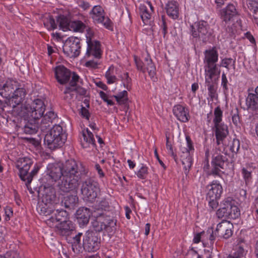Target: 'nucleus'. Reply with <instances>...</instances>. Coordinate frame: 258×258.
Segmentation results:
<instances>
[{
	"label": "nucleus",
	"instance_id": "obj_31",
	"mask_svg": "<svg viewBox=\"0 0 258 258\" xmlns=\"http://www.w3.org/2000/svg\"><path fill=\"white\" fill-rule=\"evenodd\" d=\"M165 9L168 16L173 19H177L179 14V8L176 2L174 1L168 2L166 5Z\"/></svg>",
	"mask_w": 258,
	"mask_h": 258
},
{
	"label": "nucleus",
	"instance_id": "obj_62",
	"mask_svg": "<svg viewBox=\"0 0 258 258\" xmlns=\"http://www.w3.org/2000/svg\"><path fill=\"white\" fill-rule=\"evenodd\" d=\"M99 64L98 62L96 61H94L93 60H89L87 61L85 63V66L88 68L96 69L97 68L98 65Z\"/></svg>",
	"mask_w": 258,
	"mask_h": 258
},
{
	"label": "nucleus",
	"instance_id": "obj_46",
	"mask_svg": "<svg viewBox=\"0 0 258 258\" xmlns=\"http://www.w3.org/2000/svg\"><path fill=\"white\" fill-rule=\"evenodd\" d=\"M251 172L252 170L250 167H243L241 169L242 176L247 185L251 181Z\"/></svg>",
	"mask_w": 258,
	"mask_h": 258
},
{
	"label": "nucleus",
	"instance_id": "obj_33",
	"mask_svg": "<svg viewBox=\"0 0 258 258\" xmlns=\"http://www.w3.org/2000/svg\"><path fill=\"white\" fill-rule=\"evenodd\" d=\"M246 243L242 239H240L236 246V249L233 255H230L232 258H242L246 253L245 247Z\"/></svg>",
	"mask_w": 258,
	"mask_h": 258
},
{
	"label": "nucleus",
	"instance_id": "obj_30",
	"mask_svg": "<svg viewBox=\"0 0 258 258\" xmlns=\"http://www.w3.org/2000/svg\"><path fill=\"white\" fill-rule=\"evenodd\" d=\"M215 134L217 145L222 144L225 147L229 145V140L230 137L229 135L228 130H215Z\"/></svg>",
	"mask_w": 258,
	"mask_h": 258
},
{
	"label": "nucleus",
	"instance_id": "obj_44",
	"mask_svg": "<svg viewBox=\"0 0 258 258\" xmlns=\"http://www.w3.org/2000/svg\"><path fill=\"white\" fill-rule=\"evenodd\" d=\"M81 238V233H78L73 237V242L72 244V250L74 253L79 254L80 252L81 246L80 241Z\"/></svg>",
	"mask_w": 258,
	"mask_h": 258
},
{
	"label": "nucleus",
	"instance_id": "obj_52",
	"mask_svg": "<svg viewBox=\"0 0 258 258\" xmlns=\"http://www.w3.org/2000/svg\"><path fill=\"white\" fill-rule=\"evenodd\" d=\"M234 61L232 58H224L221 60L220 66L229 70L231 66L234 68Z\"/></svg>",
	"mask_w": 258,
	"mask_h": 258
},
{
	"label": "nucleus",
	"instance_id": "obj_5",
	"mask_svg": "<svg viewBox=\"0 0 258 258\" xmlns=\"http://www.w3.org/2000/svg\"><path fill=\"white\" fill-rule=\"evenodd\" d=\"M84 33L87 44L86 54H92L96 58H100L101 55V45L99 41L94 39V31L90 28L86 26L82 23V33Z\"/></svg>",
	"mask_w": 258,
	"mask_h": 258
},
{
	"label": "nucleus",
	"instance_id": "obj_37",
	"mask_svg": "<svg viewBox=\"0 0 258 258\" xmlns=\"http://www.w3.org/2000/svg\"><path fill=\"white\" fill-rule=\"evenodd\" d=\"M79 198L76 196L70 195L64 199V206L66 208L74 209L78 205Z\"/></svg>",
	"mask_w": 258,
	"mask_h": 258
},
{
	"label": "nucleus",
	"instance_id": "obj_43",
	"mask_svg": "<svg viewBox=\"0 0 258 258\" xmlns=\"http://www.w3.org/2000/svg\"><path fill=\"white\" fill-rule=\"evenodd\" d=\"M82 131H84V130ZM86 131L87 132V134H85L84 132L82 133L84 141L88 144L89 146L91 145L94 147L95 146V141L94 138V136L90 130H86Z\"/></svg>",
	"mask_w": 258,
	"mask_h": 258
},
{
	"label": "nucleus",
	"instance_id": "obj_1",
	"mask_svg": "<svg viewBox=\"0 0 258 258\" xmlns=\"http://www.w3.org/2000/svg\"><path fill=\"white\" fill-rule=\"evenodd\" d=\"M61 164L64 176L61 179V182H58V186L62 192H68L78 187L81 173L76 161L74 159H69Z\"/></svg>",
	"mask_w": 258,
	"mask_h": 258
},
{
	"label": "nucleus",
	"instance_id": "obj_45",
	"mask_svg": "<svg viewBox=\"0 0 258 258\" xmlns=\"http://www.w3.org/2000/svg\"><path fill=\"white\" fill-rule=\"evenodd\" d=\"M43 24L48 30H54L57 27L55 20L51 16H48V17L45 18Z\"/></svg>",
	"mask_w": 258,
	"mask_h": 258
},
{
	"label": "nucleus",
	"instance_id": "obj_2",
	"mask_svg": "<svg viewBox=\"0 0 258 258\" xmlns=\"http://www.w3.org/2000/svg\"><path fill=\"white\" fill-rule=\"evenodd\" d=\"M29 119H24V125H20L21 128H27L28 129L38 128V122L37 120L43 115L45 110V106L43 101L37 99L34 100L30 104H28L24 106Z\"/></svg>",
	"mask_w": 258,
	"mask_h": 258
},
{
	"label": "nucleus",
	"instance_id": "obj_23",
	"mask_svg": "<svg viewBox=\"0 0 258 258\" xmlns=\"http://www.w3.org/2000/svg\"><path fill=\"white\" fill-rule=\"evenodd\" d=\"M90 95L89 92L82 88V101L84 105L82 104V117L85 118L87 121L89 120L90 116V113L89 110L90 107Z\"/></svg>",
	"mask_w": 258,
	"mask_h": 258
},
{
	"label": "nucleus",
	"instance_id": "obj_7",
	"mask_svg": "<svg viewBox=\"0 0 258 258\" xmlns=\"http://www.w3.org/2000/svg\"><path fill=\"white\" fill-rule=\"evenodd\" d=\"M229 163L228 158L226 155L216 154L213 155L211 161V168L207 172L209 176H212L214 178L219 177L222 178L224 169Z\"/></svg>",
	"mask_w": 258,
	"mask_h": 258
},
{
	"label": "nucleus",
	"instance_id": "obj_19",
	"mask_svg": "<svg viewBox=\"0 0 258 258\" xmlns=\"http://www.w3.org/2000/svg\"><path fill=\"white\" fill-rule=\"evenodd\" d=\"M32 164V161L28 158H24L18 161L16 167L19 169V175L21 179L27 182V177L29 175L28 171Z\"/></svg>",
	"mask_w": 258,
	"mask_h": 258
},
{
	"label": "nucleus",
	"instance_id": "obj_49",
	"mask_svg": "<svg viewBox=\"0 0 258 258\" xmlns=\"http://www.w3.org/2000/svg\"><path fill=\"white\" fill-rule=\"evenodd\" d=\"M230 150L233 152L236 153L238 152L240 148L239 141L237 139H234L231 142L229 140V145Z\"/></svg>",
	"mask_w": 258,
	"mask_h": 258
},
{
	"label": "nucleus",
	"instance_id": "obj_21",
	"mask_svg": "<svg viewBox=\"0 0 258 258\" xmlns=\"http://www.w3.org/2000/svg\"><path fill=\"white\" fill-rule=\"evenodd\" d=\"M219 76L220 75H205V83L207 87L208 95L212 99L217 96L215 84L218 80Z\"/></svg>",
	"mask_w": 258,
	"mask_h": 258
},
{
	"label": "nucleus",
	"instance_id": "obj_15",
	"mask_svg": "<svg viewBox=\"0 0 258 258\" xmlns=\"http://www.w3.org/2000/svg\"><path fill=\"white\" fill-rule=\"evenodd\" d=\"M207 22L201 21L190 26L191 35L195 38L204 39L208 33Z\"/></svg>",
	"mask_w": 258,
	"mask_h": 258
},
{
	"label": "nucleus",
	"instance_id": "obj_57",
	"mask_svg": "<svg viewBox=\"0 0 258 258\" xmlns=\"http://www.w3.org/2000/svg\"><path fill=\"white\" fill-rule=\"evenodd\" d=\"M223 202L224 206L225 207V209L227 211L226 212H227V215L228 218H229L233 201L230 198H227L224 200Z\"/></svg>",
	"mask_w": 258,
	"mask_h": 258
},
{
	"label": "nucleus",
	"instance_id": "obj_53",
	"mask_svg": "<svg viewBox=\"0 0 258 258\" xmlns=\"http://www.w3.org/2000/svg\"><path fill=\"white\" fill-rule=\"evenodd\" d=\"M225 209V207L224 205V202L221 204V207L216 212V215L217 217L219 219H221L223 218H227V212Z\"/></svg>",
	"mask_w": 258,
	"mask_h": 258
},
{
	"label": "nucleus",
	"instance_id": "obj_20",
	"mask_svg": "<svg viewBox=\"0 0 258 258\" xmlns=\"http://www.w3.org/2000/svg\"><path fill=\"white\" fill-rule=\"evenodd\" d=\"M26 93L23 88H17L14 91L11 96L8 100L7 103L12 108H14L17 105L22 103Z\"/></svg>",
	"mask_w": 258,
	"mask_h": 258
},
{
	"label": "nucleus",
	"instance_id": "obj_4",
	"mask_svg": "<svg viewBox=\"0 0 258 258\" xmlns=\"http://www.w3.org/2000/svg\"><path fill=\"white\" fill-rule=\"evenodd\" d=\"M185 141V145L180 147L179 156L183 166L184 173L187 175L194 163L195 149L194 143L189 136H186Z\"/></svg>",
	"mask_w": 258,
	"mask_h": 258
},
{
	"label": "nucleus",
	"instance_id": "obj_64",
	"mask_svg": "<svg viewBox=\"0 0 258 258\" xmlns=\"http://www.w3.org/2000/svg\"><path fill=\"white\" fill-rule=\"evenodd\" d=\"M191 256V258H203L196 251L191 250L188 253V256Z\"/></svg>",
	"mask_w": 258,
	"mask_h": 258
},
{
	"label": "nucleus",
	"instance_id": "obj_39",
	"mask_svg": "<svg viewBox=\"0 0 258 258\" xmlns=\"http://www.w3.org/2000/svg\"><path fill=\"white\" fill-rule=\"evenodd\" d=\"M117 103L119 104H124L128 100V93L126 90H122L118 92L116 95H114Z\"/></svg>",
	"mask_w": 258,
	"mask_h": 258
},
{
	"label": "nucleus",
	"instance_id": "obj_28",
	"mask_svg": "<svg viewBox=\"0 0 258 258\" xmlns=\"http://www.w3.org/2000/svg\"><path fill=\"white\" fill-rule=\"evenodd\" d=\"M17 87L16 82L12 81H7L0 89V95L8 100L17 89Z\"/></svg>",
	"mask_w": 258,
	"mask_h": 258
},
{
	"label": "nucleus",
	"instance_id": "obj_48",
	"mask_svg": "<svg viewBox=\"0 0 258 258\" xmlns=\"http://www.w3.org/2000/svg\"><path fill=\"white\" fill-rule=\"evenodd\" d=\"M120 79L123 87L127 90H130L131 89V79L129 78L127 73H123L120 76Z\"/></svg>",
	"mask_w": 258,
	"mask_h": 258
},
{
	"label": "nucleus",
	"instance_id": "obj_22",
	"mask_svg": "<svg viewBox=\"0 0 258 258\" xmlns=\"http://www.w3.org/2000/svg\"><path fill=\"white\" fill-rule=\"evenodd\" d=\"M140 12L143 23L145 25L149 24L153 13V7L151 3L149 2H147L145 4H141L140 6Z\"/></svg>",
	"mask_w": 258,
	"mask_h": 258
},
{
	"label": "nucleus",
	"instance_id": "obj_14",
	"mask_svg": "<svg viewBox=\"0 0 258 258\" xmlns=\"http://www.w3.org/2000/svg\"><path fill=\"white\" fill-rule=\"evenodd\" d=\"M47 175L52 181H56L63 179L64 176L63 171V166L61 163L49 164L47 166Z\"/></svg>",
	"mask_w": 258,
	"mask_h": 258
},
{
	"label": "nucleus",
	"instance_id": "obj_8",
	"mask_svg": "<svg viewBox=\"0 0 258 258\" xmlns=\"http://www.w3.org/2000/svg\"><path fill=\"white\" fill-rule=\"evenodd\" d=\"M218 60V53L215 48L206 50L204 59L205 75L220 74V70L216 64Z\"/></svg>",
	"mask_w": 258,
	"mask_h": 258
},
{
	"label": "nucleus",
	"instance_id": "obj_24",
	"mask_svg": "<svg viewBox=\"0 0 258 258\" xmlns=\"http://www.w3.org/2000/svg\"><path fill=\"white\" fill-rule=\"evenodd\" d=\"M53 215L46 221V223L49 225L50 226H53L51 223H61L62 222H66L68 219V212L63 210H57L53 212Z\"/></svg>",
	"mask_w": 258,
	"mask_h": 258
},
{
	"label": "nucleus",
	"instance_id": "obj_54",
	"mask_svg": "<svg viewBox=\"0 0 258 258\" xmlns=\"http://www.w3.org/2000/svg\"><path fill=\"white\" fill-rule=\"evenodd\" d=\"M134 59L138 70L145 72L146 71L145 66H146L145 61L144 60V62H143L140 58L137 56L134 57Z\"/></svg>",
	"mask_w": 258,
	"mask_h": 258
},
{
	"label": "nucleus",
	"instance_id": "obj_11",
	"mask_svg": "<svg viewBox=\"0 0 258 258\" xmlns=\"http://www.w3.org/2000/svg\"><path fill=\"white\" fill-rule=\"evenodd\" d=\"M56 115L52 111L48 112L44 116L40 125L38 124V128L41 129H53L55 127L63 128L70 127V122L69 120L61 122L59 124H52L53 119L56 118Z\"/></svg>",
	"mask_w": 258,
	"mask_h": 258
},
{
	"label": "nucleus",
	"instance_id": "obj_29",
	"mask_svg": "<svg viewBox=\"0 0 258 258\" xmlns=\"http://www.w3.org/2000/svg\"><path fill=\"white\" fill-rule=\"evenodd\" d=\"M237 13L235 6L233 5L229 4L221 11V18L225 22H227L231 21Z\"/></svg>",
	"mask_w": 258,
	"mask_h": 258
},
{
	"label": "nucleus",
	"instance_id": "obj_50",
	"mask_svg": "<svg viewBox=\"0 0 258 258\" xmlns=\"http://www.w3.org/2000/svg\"><path fill=\"white\" fill-rule=\"evenodd\" d=\"M239 216L240 211L237 206L234 205V203L233 201L229 218L235 219L237 218Z\"/></svg>",
	"mask_w": 258,
	"mask_h": 258
},
{
	"label": "nucleus",
	"instance_id": "obj_47",
	"mask_svg": "<svg viewBox=\"0 0 258 258\" xmlns=\"http://www.w3.org/2000/svg\"><path fill=\"white\" fill-rule=\"evenodd\" d=\"M91 214L89 209L82 207V225L87 224L89 222Z\"/></svg>",
	"mask_w": 258,
	"mask_h": 258
},
{
	"label": "nucleus",
	"instance_id": "obj_51",
	"mask_svg": "<svg viewBox=\"0 0 258 258\" xmlns=\"http://www.w3.org/2000/svg\"><path fill=\"white\" fill-rule=\"evenodd\" d=\"M81 30V22L80 21H70L68 30L74 32L80 31Z\"/></svg>",
	"mask_w": 258,
	"mask_h": 258
},
{
	"label": "nucleus",
	"instance_id": "obj_41",
	"mask_svg": "<svg viewBox=\"0 0 258 258\" xmlns=\"http://www.w3.org/2000/svg\"><path fill=\"white\" fill-rule=\"evenodd\" d=\"M57 21L59 23L60 29L63 31H67L68 30L70 20L64 16L60 15L58 16Z\"/></svg>",
	"mask_w": 258,
	"mask_h": 258
},
{
	"label": "nucleus",
	"instance_id": "obj_60",
	"mask_svg": "<svg viewBox=\"0 0 258 258\" xmlns=\"http://www.w3.org/2000/svg\"><path fill=\"white\" fill-rule=\"evenodd\" d=\"M207 199H209V206L212 209H215L217 208L218 205V201L220 199H215V198H207Z\"/></svg>",
	"mask_w": 258,
	"mask_h": 258
},
{
	"label": "nucleus",
	"instance_id": "obj_40",
	"mask_svg": "<svg viewBox=\"0 0 258 258\" xmlns=\"http://www.w3.org/2000/svg\"><path fill=\"white\" fill-rule=\"evenodd\" d=\"M216 229L214 230L212 228H208L206 233V238L209 240L211 245H213L217 237H219L217 234Z\"/></svg>",
	"mask_w": 258,
	"mask_h": 258
},
{
	"label": "nucleus",
	"instance_id": "obj_42",
	"mask_svg": "<svg viewBox=\"0 0 258 258\" xmlns=\"http://www.w3.org/2000/svg\"><path fill=\"white\" fill-rule=\"evenodd\" d=\"M113 71L114 68L110 66L105 73V77L108 84H113L117 80V78L114 75Z\"/></svg>",
	"mask_w": 258,
	"mask_h": 258
},
{
	"label": "nucleus",
	"instance_id": "obj_35",
	"mask_svg": "<svg viewBox=\"0 0 258 258\" xmlns=\"http://www.w3.org/2000/svg\"><path fill=\"white\" fill-rule=\"evenodd\" d=\"M223 112L219 107H217L214 110V118L213 122L215 129H225L221 127Z\"/></svg>",
	"mask_w": 258,
	"mask_h": 258
},
{
	"label": "nucleus",
	"instance_id": "obj_12",
	"mask_svg": "<svg viewBox=\"0 0 258 258\" xmlns=\"http://www.w3.org/2000/svg\"><path fill=\"white\" fill-rule=\"evenodd\" d=\"M80 40L77 37H72L67 40L63 46V52L71 57H76L80 54Z\"/></svg>",
	"mask_w": 258,
	"mask_h": 258
},
{
	"label": "nucleus",
	"instance_id": "obj_56",
	"mask_svg": "<svg viewBox=\"0 0 258 258\" xmlns=\"http://www.w3.org/2000/svg\"><path fill=\"white\" fill-rule=\"evenodd\" d=\"M248 7L253 11V14L258 13V0H250L248 3Z\"/></svg>",
	"mask_w": 258,
	"mask_h": 258
},
{
	"label": "nucleus",
	"instance_id": "obj_63",
	"mask_svg": "<svg viewBox=\"0 0 258 258\" xmlns=\"http://www.w3.org/2000/svg\"><path fill=\"white\" fill-rule=\"evenodd\" d=\"M245 38L248 39L251 44H255V41L253 36L249 32H246L245 33Z\"/></svg>",
	"mask_w": 258,
	"mask_h": 258
},
{
	"label": "nucleus",
	"instance_id": "obj_59",
	"mask_svg": "<svg viewBox=\"0 0 258 258\" xmlns=\"http://www.w3.org/2000/svg\"><path fill=\"white\" fill-rule=\"evenodd\" d=\"M22 138L24 140L32 144L35 147L38 146L40 144L39 140L34 138L23 137Z\"/></svg>",
	"mask_w": 258,
	"mask_h": 258
},
{
	"label": "nucleus",
	"instance_id": "obj_27",
	"mask_svg": "<svg viewBox=\"0 0 258 258\" xmlns=\"http://www.w3.org/2000/svg\"><path fill=\"white\" fill-rule=\"evenodd\" d=\"M166 148L168 154L170 155L176 162L177 156L173 150L174 135L172 130H168L166 132Z\"/></svg>",
	"mask_w": 258,
	"mask_h": 258
},
{
	"label": "nucleus",
	"instance_id": "obj_18",
	"mask_svg": "<svg viewBox=\"0 0 258 258\" xmlns=\"http://www.w3.org/2000/svg\"><path fill=\"white\" fill-rule=\"evenodd\" d=\"M233 228V224L227 220H222L219 223L216 227L217 232L219 238L228 239L230 237L232 234Z\"/></svg>",
	"mask_w": 258,
	"mask_h": 258
},
{
	"label": "nucleus",
	"instance_id": "obj_36",
	"mask_svg": "<svg viewBox=\"0 0 258 258\" xmlns=\"http://www.w3.org/2000/svg\"><path fill=\"white\" fill-rule=\"evenodd\" d=\"M143 59L146 62V71H148L149 75L151 77H154L155 74V67L148 53L144 55Z\"/></svg>",
	"mask_w": 258,
	"mask_h": 258
},
{
	"label": "nucleus",
	"instance_id": "obj_38",
	"mask_svg": "<svg viewBox=\"0 0 258 258\" xmlns=\"http://www.w3.org/2000/svg\"><path fill=\"white\" fill-rule=\"evenodd\" d=\"M137 177L140 179H146L149 174V168L144 164H141L135 172Z\"/></svg>",
	"mask_w": 258,
	"mask_h": 258
},
{
	"label": "nucleus",
	"instance_id": "obj_13",
	"mask_svg": "<svg viewBox=\"0 0 258 258\" xmlns=\"http://www.w3.org/2000/svg\"><path fill=\"white\" fill-rule=\"evenodd\" d=\"M84 248L88 251H96L99 248L100 242L97 234L93 231L86 232L83 239Z\"/></svg>",
	"mask_w": 258,
	"mask_h": 258
},
{
	"label": "nucleus",
	"instance_id": "obj_6",
	"mask_svg": "<svg viewBox=\"0 0 258 258\" xmlns=\"http://www.w3.org/2000/svg\"><path fill=\"white\" fill-rule=\"evenodd\" d=\"M45 135L44 143L50 150H55L61 147L67 139L66 130H50Z\"/></svg>",
	"mask_w": 258,
	"mask_h": 258
},
{
	"label": "nucleus",
	"instance_id": "obj_26",
	"mask_svg": "<svg viewBox=\"0 0 258 258\" xmlns=\"http://www.w3.org/2000/svg\"><path fill=\"white\" fill-rule=\"evenodd\" d=\"M173 112L177 119L182 122H186L189 119L188 110L187 108L182 105H175L173 108Z\"/></svg>",
	"mask_w": 258,
	"mask_h": 258
},
{
	"label": "nucleus",
	"instance_id": "obj_10",
	"mask_svg": "<svg viewBox=\"0 0 258 258\" xmlns=\"http://www.w3.org/2000/svg\"><path fill=\"white\" fill-rule=\"evenodd\" d=\"M89 14L95 23L101 24L109 30H113L112 21L108 17L105 16L104 10L101 6L99 5L94 6L89 12Z\"/></svg>",
	"mask_w": 258,
	"mask_h": 258
},
{
	"label": "nucleus",
	"instance_id": "obj_25",
	"mask_svg": "<svg viewBox=\"0 0 258 258\" xmlns=\"http://www.w3.org/2000/svg\"><path fill=\"white\" fill-rule=\"evenodd\" d=\"M42 203L47 206L48 204H52L56 200L55 189L51 187H44L41 193Z\"/></svg>",
	"mask_w": 258,
	"mask_h": 258
},
{
	"label": "nucleus",
	"instance_id": "obj_55",
	"mask_svg": "<svg viewBox=\"0 0 258 258\" xmlns=\"http://www.w3.org/2000/svg\"><path fill=\"white\" fill-rule=\"evenodd\" d=\"M39 168L38 166H35L33 170L29 174V175L27 177V182H26V185L28 187L30 183L31 182L33 177L38 172Z\"/></svg>",
	"mask_w": 258,
	"mask_h": 258
},
{
	"label": "nucleus",
	"instance_id": "obj_16",
	"mask_svg": "<svg viewBox=\"0 0 258 258\" xmlns=\"http://www.w3.org/2000/svg\"><path fill=\"white\" fill-rule=\"evenodd\" d=\"M112 220L108 219L103 214H100L96 217L92 222V226L96 232H100L103 230L107 231L109 227L113 224Z\"/></svg>",
	"mask_w": 258,
	"mask_h": 258
},
{
	"label": "nucleus",
	"instance_id": "obj_34",
	"mask_svg": "<svg viewBox=\"0 0 258 258\" xmlns=\"http://www.w3.org/2000/svg\"><path fill=\"white\" fill-rule=\"evenodd\" d=\"M245 102L248 109L256 110L258 105V97L253 93H248Z\"/></svg>",
	"mask_w": 258,
	"mask_h": 258
},
{
	"label": "nucleus",
	"instance_id": "obj_9",
	"mask_svg": "<svg viewBox=\"0 0 258 258\" xmlns=\"http://www.w3.org/2000/svg\"><path fill=\"white\" fill-rule=\"evenodd\" d=\"M100 191L99 183L90 177L82 183V195L84 200L92 203Z\"/></svg>",
	"mask_w": 258,
	"mask_h": 258
},
{
	"label": "nucleus",
	"instance_id": "obj_3",
	"mask_svg": "<svg viewBox=\"0 0 258 258\" xmlns=\"http://www.w3.org/2000/svg\"><path fill=\"white\" fill-rule=\"evenodd\" d=\"M55 76L57 82L62 85L68 83L72 76V80L70 82V86L66 88L63 92L64 94L77 90L76 86L80 77L76 73H72L63 66H59L55 69Z\"/></svg>",
	"mask_w": 258,
	"mask_h": 258
},
{
	"label": "nucleus",
	"instance_id": "obj_58",
	"mask_svg": "<svg viewBox=\"0 0 258 258\" xmlns=\"http://www.w3.org/2000/svg\"><path fill=\"white\" fill-rule=\"evenodd\" d=\"M46 207L45 205L44 206L43 204H40L37 208V210L40 214L45 216L48 215L50 213L51 210L48 209V208Z\"/></svg>",
	"mask_w": 258,
	"mask_h": 258
},
{
	"label": "nucleus",
	"instance_id": "obj_61",
	"mask_svg": "<svg viewBox=\"0 0 258 258\" xmlns=\"http://www.w3.org/2000/svg\"><path fill=\"white\" fill-rule=\"evenodd\" d=\"M228 80L226 77V76L224 73H223L222 75V82H221V86L223 87V89L224 90H228Z\"/></svg>",
	"mask_w": 258,
	"mask_h": 258
},
{
	"label": "nucleus",
	"instance_id": "obj_17",
	"mask_svg": "<svg viewBox=\"0 0 258 258\" xmlns=\"http://www.w3.org/2000/svg\"><path fill=\"white\" fill-rule=\"evenodd\" d=\"M207 198L220 199L223 193V186L220 181L215 179L206 186Z\"/></svg>",
	"mask_w": 258,
	"mask_h": 258
},
{
	"label": "nucleus",
	"instance_id": "obj_32",
	"mask_svg": "<svg viewBox=\"0 0 258 258\" xmlns=\"http://www.w3.org/2000/svg\"><path fill=\"white\" fill-rule=\"evenodd\" d=\"M72 225L71 222L69 220H67L66 222H62L61 223H57L54 226L56 228V232L62 236H67L70 234L71 231H73V227L70 225Z\"/></svg>",
	"mask_w": 258,
	"mask_h": 258
}]
</instances>
